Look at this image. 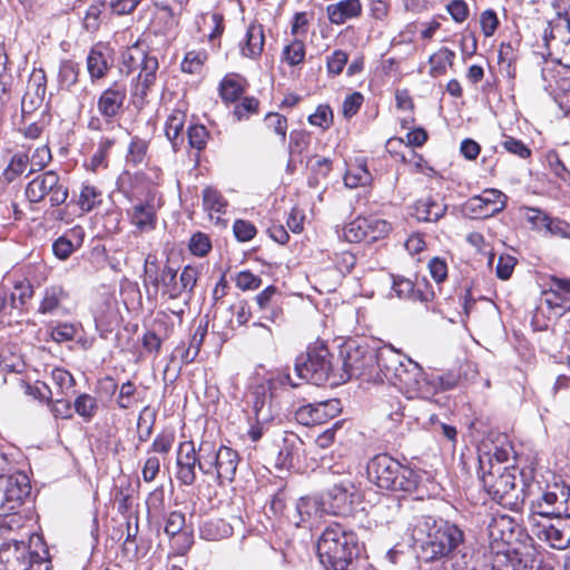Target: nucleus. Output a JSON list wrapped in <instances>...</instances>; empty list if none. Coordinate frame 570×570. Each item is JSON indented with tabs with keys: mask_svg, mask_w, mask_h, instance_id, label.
Returning a JSON list of instances; mask_svg holds the SVG:
<instances>
[{
	"mask_svg": "<svg viewBox=\"0 0 570 570\" xmlns=\"http://www.w3.org/2000/svg\"><path fill=\"white\" fill-rule=\"evenodd\" d=\"M368 480L382 490L413 492L419 484V474L386 453L372 458L366 466Z\"/></svg>",
	"mask_w": 570,
	"mask_h": 570,
	"instance_id": "423d86ee",
	"label": "nucleus"
},
{
	"mask_svg": "<svg viewBox=\"0 0 570 570\" xmlns=\"http://www.w3.org/2000/svg\"><path fill=\"white\" fill-rule=\"evenodd\" d=\"M80 68L79 65L72 60H63L60 63L58 72V81L62 89L70 90L73 87L79 77Z\"/></svg>",
	"mask_w": 570,
	"mask_h": 570,
	"instance_id": "79ce46f5",
	"label": "nucleus"
},
{
	"mask_svg": "<svg viewBox=\"0 0 570 570\" xmlns=\"http://www.w3.org/2000/svg\"><path fill=\"white\" fill-rule=\"evenodd\" d=\"M265 43L263 26L252 22L246 30L245 43L240 47L242 53L248 58H257L262 55Z\"/></svg>",
	"mask_w": 570,
	"mask_h": 570,
	"instance_id": "473e14b6",
	"label": "nucleus"
},
{
	"mask_svg": "<svg viewBox=\"0 0 570 570\" xmlns=\"http://www.w3.org/2000/svg\"><path fill=\"white\" fill-rule=\"evenodd\" d=\"M348 60V56L343 50H335L328 58H327V71L328 73H332L334 76L340 75L344 67L346 66Z\"/></svg>",
	"mask_w": 570,
	"mask_h": 570,
	"instance_id": "774afa93",
	"label": "nucleus"
},
{
	"mask_svg": "<svg viewBox=\"0 0 570 570\" xmlns=\"http://www.w3.org/2000/svg\"><path fill=\"white\" fill-rule=\"evenodd\" d=\"M203 442L198 449L191 441H184L179 443L177 450V472L176 478L184 485H191L196 481V466L200 471V461H203Z\"/></svg>",
	"mask_w": 570,
	"mask_h": 570,
	"instance_id": "dca6fc26",
	"label": "nucleus"
},
{
	"mask_svg": "<svg viewBox=\"0 0 570 570\" xmlns=\"http://www.w3.org/2000/svg\"><path fill=\"white\" fill-rule=\"evenodd\" d=\"M265 122L269 129H272L276 135H278L284 142L286 139L287 132V119L285 116L278 112H268L265 116Z\"/></svg>",
	"mask_w": 570,
	"mask_h": 570,
	"instance_id": "bf43d9fd",
	"label": "nucleus"
},
{
	"mask_svg": "<svg viewBox=\"0 0 570 570\" xmlns=\"http://www.w3.org/2000/svg\"><path fill=\"white\" fill-rule=\"evenodd\" d=\"M207 334V324H199L190 338L189 345L186 346L184 343L177 346L174 351L175 355H179L184 364H189L197 357L204 338Z\"/></svg>",
	"mask_w": 570,
	"mask_h": 570,
	"instance_id": "72a5a7b5",
	"label": "nucleus"
},
{
	"mask_svg": "<svg viewBox=\"0 0 570 570\" xmlns=\"http://www.w3.org/2000/svg\"><path fill=\"white\" fill-rule=\"evenodd\" d=\"M185 118V112L180 110H174L166 121L165 134L168 140L171 141L174 149H177V139L180 137L183 131Z\"/></svg>",
	"mask_w": 570,
	"mask_h": 570,
	"instance_id": "37998d69",
	"label": "nucleus"
},
{
	"mask_svg": "<svg viewBox=\"0 0 570 570\" xmlns=\"http://www.w3.org/2000/svg\"><path fill=\"white\" fill-rule=\"evenodd\" d=\"M308 122L312 126L328 129L333 124V111L327 105H320L315 112L308 116Z\"/></svg>",
	"mask_w": 570,
	"mask_h": 570,
	"instance_id": "5fc2aeb1",
	"label": "nucleus"
},
{
	"mask_svg": "<svg viewBox=\"0 0 570 570\" xmlns=\"http://www.w3.org/2000/svg\"><path fill=\"white\" fill-rule=\"evenodd\" d=\"M381 348L374 350L367 345L348 342L343 356L344 374L340 375V381L346 382L353 377L381 381Z\"/></svg>",
	"mask_w": 570,
	"mask_h": 570,
	"instance_id": "0eeeda50",
	"label": "nucleus"
},
{
	"mask_svg": "<svg viewBox=\"0 0 570 570\" xmlns=\"http://www.w3.org/2000/svg\"><path fill=\"white\" fill-rule=\"evenodd\" d=\"M236 286L242 291L257 289L262 285L259 276L253 274L249 271H242L236 276Z\"/></svg>",
	"mask_w": 570,
	"mask_h": 570,
	"instance_id": "e2e57ef3",
	"label": "nucleus"
},
{
	"mask_svg": "<svg viewBox=\"0 0 570 570\" xmlns=\"http://www.w3.org/2000/svg\"><path fill=\"white\" fill-rule=\"evenodd\" d=\"M309 135L304 130H293L289 134L288 153L289 156L302 155L309 146Z\"/></svg>",
	"mask_w": 570,
	"mask_h": 570,
	"instance_id": "8fccbe9b",
	"label": "nucleus"
},
{
	"mask_svg": "<svg viewBox=\"0 0 570 570\" xmlns=\"http://www.w3.org/2000/svg\"><path fill=\"white\" fill-rule=\"evenodd\" d=\"M212 248L209 237L204 233H196L190 237L189 249L196 256H205Z\"/></svg>",
	"mask_w": 570,
	"mask_h": 570,
	"instance_id": "052dcab7",
	"label": "nucleus"
},
{
	"mask_svg": "<svg viewBox=\"0 0 570 570\" xmlns=\"http://www.w3.org/2000/svg\"><path fill=\"white\" fill-rule=\"evenodd\" d=\"M546 46L559 65L570 68V21L552 27L550 37H546Z\"/></svg>",
	"mask_w": 570,
	"mask_h": 570,
	"instance_id": "b1692460",
	"label": "nucleus"
},
{
	"mask_svg": "<svg viewBox=\"0 0 570 570\" xmlns=\"http://www.w3.org/2000/svg\"><path fill=\"white\" fill-rule=\"evenodd\" d=\"M301 444L302 441L296 434H291L289 436L284 438L283 445L281 446L275 460V466L281 470L292 468L294 465V460L298 458Z\"/></svg>",
	"mask_w": 570,
	"mask_h": 570,
	"instance_id": "c9c22d12",
	"label": "nucleus"
},
{
	"mask_svg": "<svg viewBox=\"0 0 570 570\" xmlns=\"http://www.w3.org/2000/svg\"><path fill=\"white\" fill-rule=\"evenodd\" d=\"M297 376L314 385H323L331 379H335L332 354L322 342L308 345L305 353L295 360ZM340 380H333L331 384H338Z\"/></svg>",
	"mask_w": 570,
	"mask_h": 570,
	"instance_id": "6e6552de",
	"label": "nucleus"
},
{
	"mask_svg": "<svg viewBox=\"0 0 570 570\" xmlns=\"http://www.w3.org/2000/svg\"><path fill=\"white\" fill-rule=\"evenodd\" d=\"M243 92L244 87L236 77L227 76L220 81L219 95L226 104L237 101Z\"/></svg>",
	"mask_w": 570,
	"mask_h": 570,
	"instance_id": "c03bdc74",
	"label": "nucleus"
},
{
	"mask_svg": "<svg viewBox=\"0 0 570 570\" xmlns=\"http://www.w3.org/2000/svg\"><path fill=\"white\" fill-rule=\"evenodd\" d=\"M51 379L59 394L69 396L75 393L76 380L69 371L56 367L51 372Z\"/></svg>",
	"mask_w": 570,
	"mask_h": 570,
	"instance_id": "a18cd8bd",
	"label": "nucleus"
},
{
	"mask_svg": "<svg viewBox=\"0 0 570 570\" xmlns=\"http://www.w3.org/2000/svg\"><path fill=\"white\" fill-rule=\"evenodd\" d=\"M508 203V196L499 189L489 188L482 194L469 198L464 212L472 218H489L501 213Z\"/></svg>",
	"mask_w": 570,
	"mask_h": 570,
	"instance_id": "4468645a",
	"label": "nucleus"
},
{
	"mask_svg": "<svg viewBox=\"0 0 570 570\" xmlns=\"http://www.w3.org/2000/svg\"><path fill=\"white\" fill-rule=\"evenodd\" d=\"M29 163L28 155L14 154L4 171L7 180L12 181L20 176L27 168Z\"/></svg>",
	"mask_w": 570,
	"mask_h": 570,
	"instance_id": "4d7b16f0",
	"label": "nucleus"
},
{
	"mask_svg": "<svg viewBox=\"0 0 570 570\" xmlns=\"http://www.w3.org/2000/svg\"><path fill=\"white\" fill-rule=\"evenodd\" d=\"M361 546L354 531L338 523L325 528L317 541V554L327 570H353L360 560Z\"/></svg>",
	"mask_w": 570,
	"mask_h": 570,
	"instance_id": "7ed1b4c3",
	"label": "nucleus"
},
{
	"mask_svg": "<svg viewBox=\"0 0 570 570\" xmlns=\"http://www.w3.org/2000/svg\"><path fill=\"white\" fill-rule=\"evenodd\" d=\"M390 230V224L382 219L358 217L343 228L348 243L373 242Z\"/></svg>",
	"mask_w": 570,
	"mask_h": 570,
	"instance_id": "f3484780",
	"label": "nucleus"
},
{
	"mask_svg": "<svg viewBox=\"0 0 570 570\" xmlns=\"http://www.w3.org/2000/svg\"><path fill=\"white\" fill-rule=\"evenodd\" d=\"M282 57L291 67L302 63L305 58L304 41L295 38L289 45L285 46Z\"/></svg>",
	"mask_w": 570,
	"mask_h": 570,
	"instance_id": "49530a36",
	"label": "nucleus"
},
{
	"mask_svg": "<svg viewBox=\"0 0 570 570\" xmlns=\"http://www.w3.org/2000/svg\"><path fill=\"white\" fill-rule=\"evenodd\" d=\"M148 144L145 139L134 137L128 147L127 163L134 166L140 165L146 157Z\"/></svg>",
	"mask_w": 570,
	"mask_h": 570,
	"instance_id": "603ef678",
	"label": "nucleus"
},
{
	"mask_svg": "<svg viewBox=\"0 0 570 570\" xmlns=\"http://www.w3.org/2000/svg\"><path fill=\"white\" fill-rule=\"evenodd\" d=\"M130 219L138 230H153L156 227L157 219L154 205L149 203H139L134 205Z\"/></svg>",
	"mask_w": 570,
	"mask_h": 570,
	"instance_id": "f704fd0d",
	"label": "nucleus"
},
{
	"mask_svg": "<svg viewBox=\"0 0 570 570\" xmlns=\"http://www.w3.org/2000/svg\"><path fill=\"white\" fill-rule=\"evenodd\" d=\"M198 269L194 266L187 265L184 267L180 277H179V288H181L183 292H193L197 278H198Z\"/></svg>",
	"mask_w": 570,
	"mask_h": 570,
	"instance_id": "338daca9",
	"label": "nucleus"
},
{
	"mask_svg": "<svg viewBox=\"0 0 570 570\" xmlns=\"http://www.w3.org/2000/svg\"><path fill=\"white\" fill-rule=\"evenodd\" d=\"M392 292L400 299H409L413 302H421L425 304L426 309L433 313L442 314L440 304L430 305L435 298V292L431 285L423 281V283L414 284L411 279L400 276L392 275Z\"/></svg>",
	"mask_w": 570,
	"mask_h": 570,
	"instance_id": "ddd939ff",
	"label": "nucleus"
},
{
	"mask_svg": "<svg viewBox=\"0 0 570 570\" xmlns=\"http://www.w3.org/2000/svg\"><path fill=\"white\" fill-rule=\"evenodd\" d=\"M33 294L30 283L19 282L14 285L13 291L10 293V304L12 308H21Z\"/></svg>",
	"mask_w": 570,
	"mask_h": 570,
	"instance_id": "3c124183",
	"label": "nucleus"
},
{
	"mask_svg": "<svg viewBox=\"0 0 570 570\" xmlns=\"http://www.w3.org/2000/svg\"><path fill=\"white\" fill-rule=\"evenodd\" d=\"M502 146L508 153L517 155L523 159L530 157L531 155V150L529 147H527L521 140L515 139L511 136H504Z\"/></svg>",
	"mask_w": 570,
	"mask_h": 570,
	"instance_id": "69168bd1",
	"label": "nucleus"
},
{
	"mask_svg": "<svg viewBox=\"0 0 570 570\" xmlns=\"http://www.w3.org/2000/svg\"><path fill=\"white\" fill-rule=\"evenodd\" d=\"M448 205L439 197L428 196L414 204L415 217L426 223L440 220L446 213Z\"/></svg>",
	"mask_w": 570,
	"mask_h": 570,
	"instance_id": "cd10ccee",
	"label": "nucleus"
},
{
	"mask_svg": "<svg viewBox=\"0 0 570 570\" xmlns=\"http://www.w3.org/2000/svg\"><path fill=\"white\" fill-rule=\"evenodd\" d=\"M46 90L45 75H33L28 82L27 91L21 100V111L23 116L33 114L42 106Z\"/></svg>",
	"mask_w": 570,
	"mask_h": 570,
	"instance_id": "a878e982",
	"label": "nucleus"
},
{
	"mask_svg": "<svg viewBox=\"0 0 570 570\" xmlns=\"http://www.w3.org/2000/svg\"><path fill=\"white\" fill-rule=\"evenodd\" d=\"M233 232L239 242H248L256 235V227L250 222L237 219L233 225Z\"/></svg>",
	"mask_w": 570,
	"mask_h": 570,
	"instance_id": "0e129e2a",
	"label": "nucleus"
},
{
	"mask_svg": "<svg viewBox=\"0 0 570 570\" xmlns=\"http://www.w3.org/2000/svg\"><path fill=\"white\" fill-rule=\"evenodd\" d=\"M126 98L127 86L121 81L112 82L100 94L97 110L107 124L112 122L122 114Z\"/></svg>",
	"mask_w": 570,
	"mask_h": 570,
	"instance_id": "6ab92c4d",
	"label": "nucleus"
},
{
	"mask_svg": "<svg viewBox=\"0 0 570 570\" xmlns=\"http://www.w3.org/2000/svg\"><path fill=\"white\" fill-rule=\"evenodd\" d=\"M323 498L327 514L346 515L352 511L355 487L348 480L341 481L330 488Z\"/></svg>",
	"mask_w": 570,
	"mask_h": 570,
	"instance_id": "412c9836",
	"label": "nucleus"
},
{
	"mask_svg": "<svg viewBox=\"0 0 570 570\" xmlns=\"http://www.w3.org/2000/svg\"><path fill=\"white\" fill-rule=\"evenodd\" d=\"M511 519L507 515L491 518L488 524L489 537L494 542H508L512 535Z\"/></svg>",
	"mask_w": 570,
	"mask_h": 570,
	"instance_id": "e433bc0d",
	"label": "nucleus"
},
{
	"mask_svg": "<svg viewBox=\"0 0 570 570\" xmlns=\"http://www.w3.org/2000/svg\"><path fill=\"white\" fill-rule=\"evenodd\" d=\"M529 529L533 537L556 550H566L570 547V513L558 517L538 519L532 518Z\"/></svg>",
	"mask_w": 570,
	"mask_h": 570,
	"instance_id": "9b49d317",
	"label": "nucleus"
},
{
	"mask_svg": "<svg viewBox=\"0 0 570 570\" xmlns=\"http://www.w3.org/2000/svg\"><path fill=\"white\" fill-rule=\"evenodd\" d=\"M425 532L421 550L425 561H436L451 557L464 540L463 531L443 519L425 517L419 524Z\"/></svg>",
	"mask_w": 570,
	"mask_h": 570,
	"instance_id": "39448f33",
	"label": "nucleus"
},
{
	"mask_svg": "<svg viewBox=\"0 0 570 570\" xmlns=\"http://www.w3.org/2000/svg\"><path fill=\"white\" fill-rule=\"evenodd\" d=\"M549 478L534 475L530 481L523 480L524 502L529 505L528 523L532 518L544 519L570 513V487L556 475Z\"/></svg>",
	"mask_w": 570,
	"mask_h": 570,
	"instance_id": "f03ea898",
	"label": "nucleus"
},
{
	"mask_svg": "<svg viewBox=\"0 0 570 570\" xmlns=\"http://www.w3.org/2000/svg\"><path fill=\"white\" fill-rule=\"evenodd\" d=\"M381 382L386 381L407 399L430 400L439 392L455 387L458 383V377L453 374H425L416 362L400 354L392 346L381 347Z\"/></svg>",
	"mask_w": 570,
	"mask_h": 570,
	"instance_id": "f257e3e1",
	"label": "nucleus"
},
{
	"mask_svg": "<svg viewBox=\"0 0 570 570\" xmlns=\"http://www.w3.org/2000/svg\"><path fill=\"white\" fill-rule=\"evenodd\" d=\"M203 461L200 472L210 476L218 485L232 483L235 480L236 471L240 462L236 450L220 445L216 448L209 441H203Z\"/></svg>",
	"mask_w": 570,
	"mask_h": 570,
	"instance_id": "1a4fd4ad",
	"label": "nucleus"
},
{
	"mask_svg": "<svg viewBox=\"0 0 570 570\" xmlns=\"http://www.w3.org/2000/svg\"><path fill=\"white\" fill-rule=\"evenodd\" d=\"M253 411L256 423L248 430V436L253 442H257L264 434L265 426L277 415V410L271 402V396H266L264 386H256L253 392Z\"/></svg>",
	"mask_w": 570,
	"mask_h": 570,
	"instance_id": "aec40b11",
	"label": "nucleus"
},
{
	"mask_svg": "<svg viewBox=\"0 0 570 570\" xmlns=\"http://www.w3.org/2000/svg\"><path fill=\"white\" fill-rule=\"evenodd\" d=\"M340 412L338 401L328 400L308 403L295 411V420L303 425H317L335 417Z\"/></svg>",
	"mask_w": 570,
	"mask_h": 570,
	"instance_id": "4be33fe9",
	"label": "nucleus"
},
{
	"mask_svg": "<svg viewBox=\"0 0 570 570\" xmlns=\"http://www.w3.org/2000/svg\"><path fill=\"white\" fill-rule=\"evenodd\" d=\"M498 463L493 464L489 460L490 470L485 471V464L480 459L481 482L485 491L491 498L500 505L508 508L512 511H519L524 503L523 487H517V472L515 468L502 466L500 463L508 459L504 451L495 453Z\"/></svg>",
	"mask_w": 570,
	"mask_h": 570,
	"instance_id": "20e7f679",
	"label": "nucleus"
},
{
	"mask_svg": "<svg viewBox=\"0 0 570 570\" xmlns=\"http://www.w3.org/2000/svg\"><path fill=\"white\" fill-rule=\"evenodd\" d=\"M327 18L331 23L341 26L347 20L358 18L362 13L360 0H341L326 7Z\"/></svg>",
	"mask_w": 570,
	"mask_h": 570,
	"instance_id": "bb28decb",
	"label": "nucleus"
},
{
	"mask_svg": "<svg viewBox=\"0 0 570 570\" xmlns=\"http://www.w3.org/2000/svg\"><path fill=\"white\" fill-rule=\"evenodd\" d=\"M295 510L296 525L306 523L312 527L318 523L324 514H327L325 508V499L317 495H305L299 498L296 502Z\"/></svg>",
	"mask_w": 570,
	"mask_h": 570,
	"instance_id": "393cba45",
	"label": "nucleus"
},
{
	"mask_svg": "<svg viewBox=\"0 0 570 570\" xmlns=\"http://www.w3.org/2000/svg\"><path fill=\"white\" fill-rule=\"evenodd\" d=\"M203 205L208 212L224 213L227 202L222 194L214 187H206L203 190Z\"/></svg>",
	"mask_w": 570,
	"mask_h": 570,
	"instance_id": "de8ad7c7",
	"label": "nucleus"
},
{
	"mask_svg": "<svg viewBox=\"0 0 570 570\" xmlns=\"http://www.w3.org/2000/svg\"><path fill=\"white\" fill-rule=\"evenodd\" d=\"M110 69L107 49L102 46H95L87 56V70L92 82L107 76Z\"/></svg>",
	"mask_w": 570,
	"mask_h": 570,
	"instance_id": "2f4dec72",
	"label": "nucleus"
},
{
	"mask_svg": "<svg viewBox=\"0 0 570 570\" xmlns=\"http://www.w3.org/2000/svg\"><path fill=\"white\" fill-rule=\"evenodd\" d=\"M372 179L365 161H357L351 165L344 176V184L348 188H356L370 184Z\"/></svg>",
	"mask_w": 570,
	"mask_h": 570,
	"instance_id": "4c0bfd02",
	"label": "nucleus"
},
{
	"mask_svg": "<svg viewBox=\"0 0 570 570\" xmlns=\"http://www.w3.org/2000/svg\"><path fill=\"white\" fill-rule=\"evenodd\" d=\"M76 203L82 213H89L102 203V193L96 186L82 185Z\"/></svg>",
	"mask_w": 570,
	"mask_h": 570,
	"instance_id": "58836bf2",
	"label": "nucleus"
},
{
	"mask_svg": "<svg viewBox=\"0 0 570 570\" xmlns=\"http://www.w3.org/2000/svg\"><path fill=\"white\" fill-rule=\"evenodd\" d=\"M259 101L255 97H244L234 108L235 118L240 121L248 119L258 111Z\"/></svg>",
	"mask_w": 570,
	"mask_h": 570,
	"instance_id": "6e6d98bb",
	"label": "nucleus"
},
{
	"mask_svg": "<svg viewBox=\"0 0 570 570\" xmlns=\"http://www.w3.org/2000/svg\"><path fill=\"white\" fill-rule=\"evenodd\" d=\"M69 196V189L55 170L37 175L26 187V197L30 203H40L49 198L52 207L62 205Z\"/></svg>",
	"mask_w": 570,
	"mask_h": 570,
	"instance_id": "f8f14e48",
	"label": "nucleus"
},
{
	"mask_svg": "<svg viewBox=\"0 0 570 570\" xmlns=\"http://www.w3.org/2000/svg\"><path fill=\"white\" fill-rule=\"evenodd\" d=\"M73 410L85 422H90L98 413V400L88 393H80L75 399Z\"/></svg>",
	"mask_w": 570,
	"mask_h": 570,
	"instance_id": "ea45409f",
	"label": "nucleus"
},
{
	"mask_svg": "<svg viewBox=\"0 0 570 570\" xmlns=\"http://www.w3.org/2000/svg\"><path fill=\"white\" fill-rule=\"evenodd\" d=\"M32 552L23 541L0 546V570H29Z\"/></svg>",
	"mask_w": 570,
	"mask_h": 570,
	"instance_id": "5701e85b",
	"label": "nucleus"
},
{
	"mask_svg": "<svg viewBox=\"0 0 570 570\" xmlns=\"http://www.w3.org/2000/svg\"><path fill=\"white\" fill-rule=\"evenodd\" d=\"M206 58L207 55L203 51H189L181 62V70L187 73H198Z\"/></svg>",
	"mask_w": 570,
	"mask_h": 570,
	"instance_id": "13d9d810",
	"label": "nucleus"
},
{
	"mask_svg": "<svg viewBox=\"0 0 570 570\" xmlns=\"http://www.w3.org/2000/svg\"><path fill=\"white\" fill-rule=\"evenodd\" d=\"M455 57L454 51L449 48H441L438 52L430 57V73L433 77L444 75L446 72V67L452 66L453 59Z\"/></svg>",
	"mask_w": 570,
	"mask_h": 570,
	"instance_id": "a19ab883",
	"label": "nucleus"
},
{
	"mask_svg": "<svg viewBox=\"0 0 570 570\" xmlns=\"http://www.w3.org/2000/svg\"><path fill=\"white\" fill-rule=\"evenodd\" d=\"M85 232L81 226H75L67 234L57 238L52 244V252L59 259H67L82 245Z\"/></svg>",
	"mask_w": 570,
	"mask_h": 570,
	"instance_id": "c756f323",
	"label": "nucleus"
},
{
	"mask_svg": "<svg viewBox=\"0 0 570 570\" xmlns=\"http://www.w3.org/2000/svg\"><path fill=\"white\" fill-rule=\"evenodd\" d=\"M188 142L191 148L198 151L205 149L209 132L204 125H191L188 128Z\"/></svg>",
	"mask_w": 570,
	"mask_h": 570,
	"instance_id": "864d4df0",
	"label": "nucleus"
},
{
	"mask_svg": "<svg viewBox=\"0 0 570 570\" xmlns=\"http://www.w3.org/2000/svg\"><path fill=\"white\" fill-rule=\"evenodd\" d=\"M528 220L531 222L537 228H544L551 235H557L563 238L570 237L568 225L558 219L552 218L539 208H528Z\"/></svg>",
	"mask_w": 570,
	"mask_h": 570,
	"instance_id": "7c9ffc66",
	"label": "nucleus"
},
{
	"mask_svg": "<svg viewBox=\"0 0 570 570\" xmlns=\"http://www.w3.org/2000/svg\"><path fill=\"white\" fill-rule=\"evenodd\" d=\"M537 553L533 547H524L522 550H498L491 558V568L492 570H531Z\"/></svg>",
	"mask_w": 570,
	"mask_h": 570,
	"instance_id": "a211bd4d",
	"label": "nucleus"
},
{
	"mask_svg": "<svg viewBox=\"0 0 570 570\" xmlns=\"http://www.w3.org/2000/svg\"><path fill=\"white\" fill-rule=\"evenodd\" d=\"M29 492L30 484L24 473L0 474V510H16Z\"/></svg>",
	"mask_w": 570,
	"mask_h": 570,
	"instance_id": "2eb2a0df",
	"label": "nucleus"
},
{
	"mask_svg": "<svg viewBox=\"0 0 570 570\" xmlns=\"http://www.w3.org/2000/svg\"><path fill=\"white\" fill-rule=\"evenodd\" d=\"M136 392L137 387L134 382L127 381L122 383L119 389L118 397L116 400L117 405L122 410L131 407L134 404V396Z\"/></svg>",
	"mask_w": 570,
	"mask_h": 570,
	"instance_id": "680f3d73",
	"label": "nucleus"
},
{
	"mask_svg": "<svg viewBox=\"0 0 570 570\" xmlns=\"http://www.w3.org/2000/svg\"><path fill=\"white\" fill-rule=\"evenodd\" d=\"M121 59L127 73L138 70L132 95L144 101L157 81L159 69L157 57L146 52L139 46H132L122 52Z\"/></svg>",
	"mask_w": 570,
	"mask_h": 570,
	"instance_id": "9d476101",
	"label": "nucleus"
},
{
	"mask_svg": "<svg viewBox=\"0 0 570 570\" xmlns=\"http://www.w3.org/2000/svg\"><path fill=\"white\" fill-rule=\"evenodd\" d=\"M69 298L68 292L61 285H51L45 288L38 312L41 314L65 313V302Z\"/></svg>",
	"mask_w": 570,
	"mask_h": 570,
	"instance_id": "c85d7f7f",
	"label": "nucleus"
},
{
	"mask_svg": "<svg viewBox=\"0 0 570 570\" xmlns=\"http://www.w3.org/2000/svg\"><path fill=\"white\" fill-rule=\"evenodd\" d=\"M177 271L170 266H165L160 274V282L164 287V293L170 298L175 299L181 295V288H179L176 282Z\"/></svg>",
	"mask_w": 570,
	"mask_h": 570,
	"instance_id": "09e8293b",
	"label": "nucleus"
}]
</instances>
